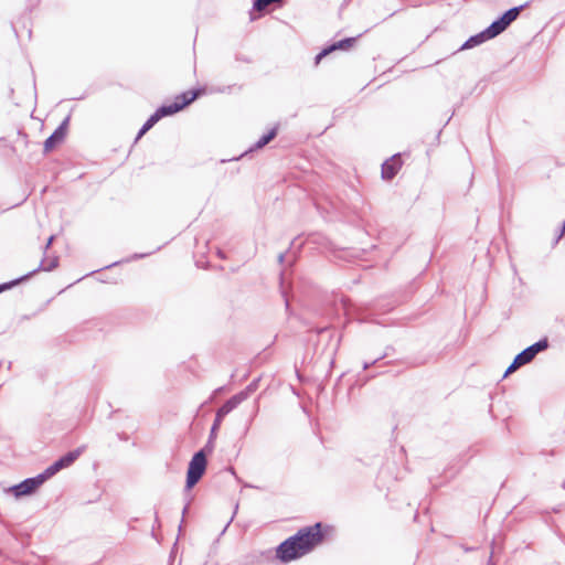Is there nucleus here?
I'll use <instances>...</instances> for the list:
<instances>
[{
    "mask_svg": "<svg viewBox=\"0 0 565 565\" xmlns=\"http://www.w3.org/2000/svg\"><path fill=\"white\" fill-rule=\"evenodd\" d=\"M277 127L271 128L267 134L262 136L242 156L247 154L248 152H253L256 150H259L264 148L266 145H268L276 136H277Z\"/></svg>",
    "mask_w": 565,
    "mask_h": 565,
    "instance_id": "f8f14e48",
    "label": "nucleus"
},
{
    "mask_svg": "<svg viewBox=\"0 0 565 565\" xmlns=\"http://www.w3.org/2000/svg\"><path fill=\"white\" fill-rule=\"evenodd\" d=\"M498 36L494 31H491V26L489 25L487 29L481 31L478 34L470 36L461 46L460 50H469L475 46L482 44L483 42L491 40Z\"/></svg>",
    "mask_w": 565,
    "mask_h": 565,
    "instance_id": "9d476101",
    "label": "nucleus"
},
{
    "mask_svg": "<svg viewBox=\"0 0 565 565\" xmlns=\"http://www.w3.org/2000/svg\"><path fill=\"white\" fill-rule=\"evenodd\" d=\"M230 88H231V87L228 86V87H226V88H222V89L220 88V89H217L216 92H218V93H225V92H226L227 89H230Z\"/></svg>",
    "mask_w": 565,
    "mask_h": 565,
    "instance_id": "2f4dec72",
    "label": "nucleus"
},
{
    "mask_svg": "<svg viewBox=\"0 0 565 565\" xmlns=\"http://www.w3.org/2000/svg\"><path fill=\"white\" fill-rule=\"evenodd\" d=\"M524 364L518 359V356H514L512 363L507 369V371L504 373V376H507L510 373H513L514 371H516L519 367H521Z\"/></svg>",
    "mask_w": 565,
    "mask_h": 565,
    "instance_id": "a211bd4d",
    "label": "nucleus"
},
{
    "mask_svg": "<svg viewBox=\"0 0 565 565\" xmlns=\"http://www.w3.org/2000/svg\"><path fill=\"white\" fill-rule=\"evenodd\" d=\"M207 466L205 449L196 451L189 462L185 489L193 488L203 477Z\"/></svg>",
    "mask_w": 565,
    "mask_h": 565,
    "instance_id": "f03ea898",
    "label": "nucleus"
},
{
    "mask_svg": "<svg viewBox=\"0 0 565 565\" xmlns=\"http://www.w3.org/2000/svg\"><path fill=\"white\" fill-rule=\"evenodd\" d=\"M356 39L358 38H345L338 42H334L333 44L330 45V47L332 49V51L348 50L355 43Z\"/></svg>",
    "mask_w": 565,
    "mask_h": 565,
    "instance_id": "2eb2a0df",
    "label": "nucleus"
},
{
    "mask_svg": "<svg viewBox=\"0 0 565 565\" xmlns=\"http://www.w3.org/2000/svg\"><path fill=\"white\" fill-rule=\"evenodd\" d=\"M333 52L332 49L330 46L323 49L320 53H318L315 57V62L316 64H319L320 61L327 56L329 53Z\"/></svg>",
    "mask_w": 565,
    "mask_h": 565,
    "instance_id": "aec40b11",
    "label": "nucleus"
},
{
    "mask_svg": "<svg viewBox=\"0 0 565 565\" xmlns=\"http://www.w3.org/2000/svg\"><path fill=\"white\" fill-rule=\"evenodd\" d=\"M116 264H117V262H115V263H113V264H108V265H107V268L109 269V268H111L113 266H115Z\"/></svg>",
    "mask_w": 565,
    "mask_h": 565,
    "instance_id": "72a5a7b5",
    "label": "nucleus"
},
{
    "mask_svg": "<svg viewBox=\"0 0 565 565\" xmlns=\"http://www.w3.org/2000/svg\"><path fill=\"white\" fill-rule=\"evenodd\" d=\"M81 454L82 448H78L61 457L57 461L44 470L46 477L50 479L62 469L68 468L81 456Z\"/></svg>",
    "mask_w": 565,
    "mask_h": 565,
    "instance_id": "423d86ee",
    "label": "nucleus"
},
{
    "mask_svg": "<svg viewBox=\"0 0 565 565\" xmlns=\"http://www.w3.org/2000/svg\"><path fill=\"white\" fill-rule=\"evenodd\" d=\"M196 98H198V94L191 93L190 99H184L181 102L175 100L169 105H162L159 108H157L156 113L158 114V116H160V119H162L163 117L174 115L178 111L182 110L184 107L190 105Z\"/></svg>",
    "mask_w": 565,
    "mask_h": 565,
    "instance_id": "6e6552de",
    "label": "nucleus"
},
{
    "mask_svg": "<svg viewBox=\"0 0 565 565\" xmlns=\"http://www.w3.org/2000/svg\"><path fill=\"white\" fill-rule=\"evenodd\" d=\"M192 93H196L198 96L200 95V90H192ZM191 97V92H188V93H183L181 96H178L175 100H184V99H190Z\"/></svg>",
    "mask_w": 565,
    "mask_h": 565,
    "instance_id": "5701e85b",
    "label": "nucleus"
},
{
    "mask_svg": "<svg viewBox=\"0 0 565 565\" xmlns=\"http://www.w3.org/2000/svg\"><path fill=\"white\" fill-rule=\"evenodd\" d=\"M3 289H4V287H0V291L3 290Z\"/></svg>",
    "mask_w": 565,
    "mask_h": 565,
    "instance_id": "c9c22d12",
    "label": "nucleus"
},
{
    "mask_svg": "<svg viewBox=\"0 0 565 565\" xmlns=\"http://www.w3.org/2000/svg\"><path fill=\"white\" fill-rule=\"evenodd\" d=\"M217 255H218V257H220V258H222V259H224V258H225V255H224V253H223L221 249H218V250H217Z\"/></svg>",
    "mask_w": 565,
    "mask_h": 565,
    "instance_id": "c756f323",
    "label": "nucleus"
},
{
    "mask_svg": "<svg viewBox=\"0 0 565 565\" xmlns=\"http://www.w3.org/2000/svg\"><path fill=\"white\" fill-rule=\"evenodd\" d=\"M233 518L234 515L230 519V521L227 522V524L224 526L223 531H222V534L227 530L230 523L233 521Z\"/></svg>",
    "mask_w": 565,
    "mask_h": 565,
    "instance_id": "c85d7f7f",
    "label": "nucleus"
},
{
    "mask_svg": "<svg viewBox=\"0 0 565 565\" xmlns=\"http://www.w3.org/2000/svg\"><path fill=\"white\" fill-rule=\"evenodd\" d=\"M524 364L518 359V356H514L512 363L507 369V371L504 373V376H507L510 373H513L514 371H516L519 367H521Z\"/></svg>",
    "mask_w": 565,
    "mask_h": 565,
    "instance_id": "6ab92c4d",
    "label": "nucleus"
},
{
    "mask_svg": "<svg viewBox=\"0 0 565 565\" xmlns=\"http://www.w3.org/2000/svg\"><path fill=\"white\" fill-rule=\"evenodd\" d=\"M68 118H66L62 125L49 137L44 142V151L51 152L57 147L65 138L67 134Z\"/></svg>",
    "mask_w": 565,
    "mask_h": 565,
    "instance_id": "1a4fd4ad",
    "label": "nucleus"
},
{
    "mask_svg": "<svg viewBox=\"0 0 565 565\" xmlns=\"http://www.w3.org/2000/svg\"><path fill=\"white\" fill-rule=\"evenodd\" d=\"M285 301H286V308H288V307H289V301H288V299L286 298V300H285Z\"/></svg>",
    "mask_w": 565,
    "mask_h": 565,
    "instance_id": "f704fd0d",
    "label": "nucleus"
},
{
    "mask_svg": "<svg viewBox=\"0 0 565 565\" xmlns=\"http://www.w3.org/2000/svg\"><path fill=\"white\" fill-rule=\"evenodd\" d=\"M524 364L518 359V356H514L512 363L507 369V371L504 373V376H507L510 373H513L514 371H516L519 367H521Z\"/></svg>",
    "mask_w": 565,
    "mask_h": 565,
    "instance_id": "f3484780",
    "label": "nucleus"
},
{
    "mask_svg": "<svg viewBox=\"0 0 565 565\" xmlns=\"http://www.w3.org/2000/svg\"><path fill=\"white\" fill-rule=\"evenodd\" d=\"M213 439H214V438H211V437L209 438L207 444H206V445H205V447L203 448V449H205V452H206V451H207V452H212V450H213Z\"/></svg>",
    "mask_w": 565,
    "mask_h": 565,
    "instance_id": "393cba45",
    "label": "nucleus"
},
{
    "mask_svg": "<svg viewBox=\"0 0 565 565\" xmlns=\"http://www.w3.org/2000/svg\"><path fill=\"white\" fill-rule=\"evenodd\" d=\"M564 233H565V220H564L563 228L561 230L559 234L557 235L555 243H557L559 241V238L563 236Z\"/></svg>",
    "mask_w": 565,
    "mask_h": 565,
    "instance_id": "bb28decb",
    "label": "nucleus"
},
{
    "mask_svg": "<svg viewBox=\"0 0 565 565\" xmlns=\"http://www.w3.org/2000/svg\"><path fill=\"white\" fill-rule=\"evenodd\" d=\"M242 402H244V395L243 394H235L232 397H230L222 406V413H225L226 415L230 414L233 409H235Z\"/></svg>",
    "mask_w": 565,
    "mask_h": 565,
    "instance_id": "ddd939ff",
    "label": "nucleus"
},
{
    "mask_svg": "<svg viewBox=\"0 0 565 565\" xmlns=\"http://www.w3.org/2000/svg\"><path fill=\"white\" fill-rule=\"evenodd\" d=\"M188 509H189V503H186V505L183 508V511H182L183 515L186 513Z\"/></svg>",
    "mask_w": 565,
    "mask_h": 565,
    "instance_id": "473e14b6",
    "label": "nucleus"
},
{
    "mask_svg": "<svg viewBox=\"0 0 565 565\" xmlns=\"http://www.w3.org/2000/svg\"><path fill=\"white\" fill-rule=\"evenodd\" d=\"M259 380H254L249 383L245 390L241 391L238 394L244 395V401L247 399L258 387Z\"/></svg>",
    "mask_w": 565,
    "mask_h": 565,
    "instance_id": "dca6fc26",
    "label": "nucleus"
},
{
    "mask_svg": "<svg viewBox=\"0 0 565 565\" xmlns=\"http://www.w3.org/2000/svg\"><path fill=\"white\" fill-rule=\"evenodd\" d=\"M529 4L530 2H525L524 4L507 10L501 17H499L490 24L491 31H494L497 35L504 32L510 26V24L518 19L521 11L529 7Z\"/></svg>",
    "mask_w": 565,
    "mask_h": 565,
    "instance_id": "7ed1b4c3",
    "label": "nucleus"
},
{
    "mask_svg": "<svg viewBox=\"0 0 565 565\" xmlns=\"http://www.w3.org/2000/svg\"><path fill=\"white\" fill-rule=\"evenodd\" d=\"M342 302H343V307H344L345 311H348V309H349L348 300L343 299Z\"/></svg>",
    "mask_w": 565,
    "mask_h": 565,
    "instance_id": "7c9ffc66",
    "label": "nucleus"
},
{
    "mask_svg": "<svg viewBox=\"0 0 565 565\" xmlns=\"http://www.w3.org/2000/svg\"><path fill=\"white\" fill-rule=\"evenodd\" d=\"M402 167L399 154H394L391 159L382 164V178L384 180H392Z\"/></svg>",
    "mask_w": 565,
    "mask_h": 565,
    "instance_id": "9b49d317",
    "label": "nucleus"
},
{
    "mask_svg": "<svg viewBox=\"0 0 565 565\" xmlns=\"http://www.w3.org/2000/svg\"><path fill=\"white\" fill-rule=\"evenodd\" d=\"M489 565H493V564L490 562Z\"/></svg>",
    "mask_w": 565,
    "mask_h": 565,
    "instance_id": "4c0bfd02",
    "label": "nucleus"
},
{
    "mask_svg": "<svg viewBox=\"0 0 565 565\" xmlns=\"http://www.w3.org/2000/svg\"><path fill=\"white\" fill-rule=\"evenodd\" d=\"M160 120V116L154 111L142 125L140 130L138 131V135L136 137V140L141 138L147 131H149L158 121Z\"/></svg>",
    "mask_w": 565,
    "mask_h": 565,
    "instance_id": "4468645a",
    "label": "nucleus"
},
{
    "mask_svg": "<svg viewBox=\"0 0 565 565\" xmlns=\"http://www.w3.org/2000/svg\"><path fill=\"white\" fill-rule=\"evenodd\" d=\"M563 488H565V481L563 482Z\"/></svg>",
    "mask_w": 565,
    "mask_h": 565,
    "instance_id": "e433bc0d",
    "label": "nucleus"
},
{
    "mask_svg": "<svg viewBox=\"0 0 565 565\" xmlns=\"http://www.w3.org/2000/svg\"><path fill=\"white\" fill-rule=\"evenodd\" d=\"M333 52L332 49L330 46L323 49L320 53H318L315 57V62L316 64H319L320 61L327 56L329 53Z\"/></svg>",
    "mask_w": 565,
    "mask_h": 565,
    "instance_id": "412c9836",
    "label": "nucleus"
},
{
    "mask_svg": "<svg viewBox=\"0 0 565 565\" xmlns=\"http://www.w3.org/2000/svg\"><path fill=\"white\" fill-rule=\"evenodd\" d=\"M284 260H285V254H284V253H281V254H279V256H278V262H279V264H282V263H284Z\"/></svg>",
    "mask_w": 565,
    "mask_h": 565,
    "instance_id": "cd10ccee",
    "label": "nucleus"
},
{
    "mask_svg": "<svg viewBox=\"0 0 565 565\" xmlns=\"http://www.w3.org/2000/svg\"><path fill=\"white\" fill-rule=\"evenodd\" d=\"M548 348V341L546 338L539 340L532 345L525 348L523 351L518 353L515 356L525 365L534 360V358L542 351Z\"/></svg>",
    "mask_w": 565,
    "mask_h": 565,
    "instance_id": "0eeeda50",
    "label": "nucleus"
},
{
    "mask_svg": "<svg viewBox=\"0 0 565 565\" xmlns=\"http://www.w3.org/2000/svg\"><path fill=\"white\" fill-rule=\"evenodd\" d=\"M221 424H222V422H216V419H214L213 425L211 427V433H210L211 438H215L216 431L218 430Z\"/></svg>",
    "mask_w": 565,
    "mask_h": 565,
    "instance_id": "4be33fe9",
    "label": "nucleus"
},
{
    "mask_svg": "<svg viewBox=\"0 0 565 565\" xmlns=\"http://www.w3.org/2000/svg\"><path fill=\"white\" fill-rule=\"evenodd\" d=\"M81 454L82 448H78L61 457L57 461L44 470L46 477L50 479L62 469L68 468L81 456Z\"/></svg>",
    "mask_w": 565,
    "mask_h": 565,
    "instance_id": "39448f33",
    "label": "nucleus"
},
{
    "mask_svg": "<svg viewBox=\"0 0 565 565\" xmlns=\"http://www.w3.org/2000/svg\"><path fill=\"white\" fill-rule=\"evenodd\" d=\"M46 480H49V478L43 471L34 478L26 479L20 484L12 487L10 491L14 494L15 498L29 495L33 493L38 488H40Z\"/></svg>",
    "mask_w": 565,
    "mask_h": 565,
    "instance_id": "20e7f679",
    "label": "nucleus"
},
{
    "mask_svg": "<svg viewBox=\"0 0 565 565\" xmlns=\"http://www.w3.org/2000/svg\"><path fill=\"white\" fill-rule=\"evenodd\" d=\"M222 408L220 407L217 411H216V414H215V418L216 422H223L224 417L226 416L225 413H222Z\"/></svg>",
    "mask_w": 565,
    "mask_h": 565,
    "instance_id": "b1692460",
    "label": "nucleus"
},
{
    "mask_svg": "<svg viewBox=\"0 0 565 565\" xmlns=\"http://www.w3.org/2000/svg\"><path fill=\"white\" fill-rule=\"evenodd\" d=\"M321 527L322 524L318 522L300 529L277 546L276 557L282 563H289L307 555L323 541Z\"/></svg>",
    "mask_w": 565,
    "mask_h": 565,
    "instance_id": "f257e3e1",
    "label": "nucleus"
},
{
    "mask_svg": "<svg viewBox=\"0 0 565 565\" xmlns=\"http://www.w3.org/2000/svg\"><path fill=\"white\" fill-rule=\"evenodd\" d=\"M383 358H384V355H383V356H380V358H379V360H380V359H383ZM376 361H377V359H376V360H374V361H373V362H371V363L365 362V363L363 364V370H367L371 365L375 364V363H376Z\"/></svg>",
    "mask_w": 565,
    "mask_h": 565,
    "instance_id": "a878e982",
    "label": "nucleus"
}]
</instances>
